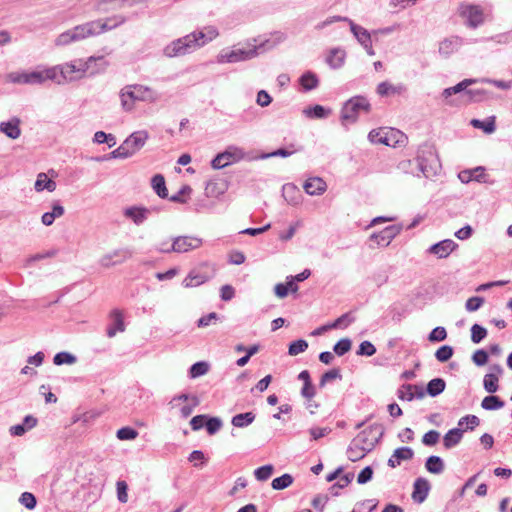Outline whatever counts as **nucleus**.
<instances>
[{"mask_svg":"<svg viewBox=\"0 0 512 512\" xmlns=\"http://www.w3.org/2000/svg\"><path fill=\"white\" fill-rule=\"evenodd\" d=\"M100 61L102 63L101 69H106L109 63L105 60L104 56L89 57L86 61L78 60L71 63H65L59 67L61 77L66 81H75L83 78L85 73L91 68L92 62Z\"/></svg>","mask_w":512,"mask_h":512,"instance_id":"1","label":"nucleus"},{"mask_svg":"<svg viewBox=\"0 0 512 512\" xmlns=\"http://www.w3.org/2000/svg\"><path fill=\"white\" fill-rule=\"evenodd\" d=\"M121 104L124 110L130 111L134 107L136 101H155L156 93L149 87L142 85H129L122 89Z\"/></svg>","mask_w":512,"mask_h":512,"instance_id":"2","label":"nucleus"},{"mask_svg":"<svg viewBox=\"0 0 512 512\" xmlns=\"http://www.w3.org/2000/svg\"><path fill=\"white\" fill-rule=\"evenodd\" d=\"M416 162L419 170L427 179L436 176L441 169L439 158L431 146H424L418 151Z\"/></svg>","mask_w":512,"mask_h":512,"instance_id":"3","label":"nucleus"},{"mask_svg":"<svg viewBox=\"0 0 512 512\" xmlns=\"http://www.w3.org/2000/svg\"><path fill=\"white\" fill-rule=\"evenodd\" d=\"M284 39V35L282 33H277V41H274L270 44V41L267 40L261 43L259 46L254 45L252 49H235L230 52L222 53L218 57V62L220 63H235L239 61H244L247 59H251L257 55V50L268 45L269 48L275 46L277 42H281Z\"/></svg>","mask_w":512,"mask_h":512,"instance_id":"4","label":"nucleus"},{"mask_svg":"<svg viewBox=\"0 0 512 512\" xmlns=\"http://www.w3.org/2000/svg\"><path fill=\"white\" fill-rule=\"evenodd\" d=\"M215 274V266L208 262H203L190 270L186 278L183 280L182 285L185 288L198 287L212 279Z\"/></svg>","mask_w":512,"mask_h":512,"instance_id":"5","label":"nucleus"},{"mask_svg":"<svg viewBox=\"0 0 512 512\" xmlns=\"http://www.w3.org/2000/svg\"><path fill=\"white\" fill-rule=\"evenodd\" d=\"M370 109L371 105L365 97H352L344 104L341 111V119L343 122L355 123L361 112L369 113Z\"/></svg>","mask_w":512,"mask_h":512,"instance_id":"6","label":"nucleus"},{"mask_svg":"<svg viewBox=\"0 0 512 512\" xmlns=\"http://www.w3.org/2000/svg\"><path fill=\"white\" fill-rule=\"evenodd\" d=\"M199 404L200 399L198 396L186 393L174 396L169 402L171 409H179L180 416L183 419L188 418Z\"/></svg>","mask_w":512,"mask_h":512,"instance_id":"7","label":"nucleus"},{"mask_svg":"<svg viewBox=\"0 0 512 512\" xmlns=\"http://www.w3.org/2000/svg\"><path fill=\"white\" fill-rule=\"evenodd\" d=\"M46 80H56L58 83H60V80L58 79V67L49 68L44 71L22 73L12 78L13 82L25 84H37Z\"/></svg>","mask_w":512,"mask_h":512,"instance_id":"8","label":"nucleus"},{"mask_svg":"<svg viewBox=\"0 0 512 512\" xmlns=\"http://www.w3.org/2000/svg\"><path fill=\"white\" fill-rule=\"evenodd\" d=\"M384 431L380 425L374 424L361 431L355 438L357 443L371 451L383 436Z\"/></svg>","mask_w":512,"mask_h":512,"instance_id":"9","label":"nucleus"},{"mask_svg":"<svg viewBox=\"0 0 512 512\" xmlns=\"http://www.w3.org/2000/svg\"><path fill=\"white\" fill-rule=\"evenodd\" d=\"M458 13L471 28L478 27L484 21L483 10L478 5L462 3L458 7Z\"/></svg>","mask_w":512,"mask_h":512,"instance_id":"10","label":"nucleus"},{"mask_svg":"<svg viewBox=\"0 0 512 512\" xmlns=\"http://www.w3.org/2000/svg\"><path fill=\"white\" fill-rule=\"evenodd\" d=\"M195 41L196 39L194 36L186 35L167 45L164 49V54L168 57L183 56L194 50L193 44L191 43H195Z\"/></svg>","mask_w":512,"mask_h":512,"instance_id":"11","label":"nucleus"},{"mask_svg":"<svg viewBox=\"0 0 512 512\" xmlns=\"http://www.w3.org/2000/svg\"><path fill=\"white\" fill-rule=\"evenodd\" d=\"M202 244V238L190 235H180L172 238L171 250H173L174 253H187L200 248Z\"/></svg>","mask_w":512,"mask_h":512,"instance_id":"12","label":"nucleus"},{"mask_svg":"<svg viewBox=\"0 0 512 512\" xmlns=\"http://www.w3.org/2000/svg\"><path fill=\"white\" fill-rule=\"evenodd\" d=\"M108 29L107 23L102 21H91L70 29L72 34L77 37V41L83 40L89 36L98 34Z\"/></svg>","mask_w":512,"mask_h":512,"instance_id":"13","label":"nucleus"},{"mask_svg":"<svg viewBox=\"0 0 512 512\" xmlns=\"http://www.w3.org/2000/svg\"><path fill=\"white\" fill-rule=\"evenodd\" d=\"M133 252L128 248H120L104 254L99 263L102 267L109 268L114 265L121 264L130 259Z\"/></svg>","mask_w":512,"mask_h":512,"instance_id":"14","label":"nucleus"},{"mask_svg":"<svg viewBox=\"0 0 512 512\" xmlns=\"http://www.w3.org/2000/svg\"><path fill=\"white\" fill-rule=\"evenodd\" d=\"M402 227L398 225H391L378 233H373L370 240L375 241L377 245L388 246L391 241L400 233Z\"/></svg>","mask_w":512,"mask_h":512,"instance_id":"15","label":"nucleus"},{"mask_svg":"<svg viewBox=\"0 0 512 512\" xmlns=\"http://www.w3.org/2000/svg\"><path fill=\"white\" fill-rule=\"evenodd\" d=\"M151 214V209L142 206H131L123 210V215L127 219H130L134 224L141 225Z\"/></svg>","mask_w":512,"mask_h":512,"instance_id":"16","label":"nucleus"},{"mask_svg":"<svg viewBox=\"0 0 512 512\" xmlns=\"http://www.w3.org/2000/svg\"><path fill=\"white\" fill-rule=\"evenodd\" d=\"M147 139L148 133L144 130H141L132 133L123 143L125 144L126 148L131 151V155H134L145 145Z\"/></svg>","mask_w":512,"mask_h":512,"instance_id":"17","label":"nucleus"},{"mask_svg":"<svg viewBox=\"0 0 512 512\" xmlns=\"http://www.w3.org/2000/svg\"><path fill=\"white\" fill-rule=\"evenodd\" d=\"M457 246L458 245L453 240L445 239L432 245L429 248V252L442 259L448 257L457 248Z\"/></svg>","mask_w":512,"mask_h":512,"instance_id":"18","label":"nucleus"},{"mask_svg":"<svg viewBox=\"0 0 512 512\" xmlns=\"http://www.w3.org/2000/svg\"><path fill=\"white\" fill-rule=\"evenodd\" d=\"M430 484L425 478H417L413 485L412 498L418 503H422L428 496Z\"/></svg>","mask_w":512,"mask_h":512,"instance_id":"19","label":"nucleus"},{"mask_svg":"<svg viewBox=\"0 0 512 512\" xmlns=\"http://www.w3.org/2000/svg\"><path fill=\"white\" fill-rule=\"evenodd\" d=\"M241 151L231 152L230 150H226L223 153H219L211 162V165L214 169H221L233 161L240 157Z\"/></svg>","mask_w":512,"mask_h":512,"instance_id":"20","label":"nucleus"},{"mask_svg":"<svg viewBox=\"0 0 512 512\" xmlns=\"http://www.w3.org/2000/svg\"><path fill=\"white\" fill-rule=\"evenodd\" d=\"M303 188L309 195H321L326 191L327 184L320 177H311L304 183Z\"/></svg>","mask_w":512,"mask_h":512,"instance_id":"21","label":"nucleus"},{"mask_svg":"<svg viewBox=\"0 0 512 512\" xmlns=\"http://www.w3.org/2000/svg\"><path fill=\"white\" fill-rule=\"evenodd\" d=\"M0 132L4 133L10 139H17L21 135L20 119L13 117L7 122L0 123Z\"/></svg>","mask_w":512,"mask_h":512,"instance_id":"22","label":"nucleus"},{"mask_svg":"<svg viewBox=\"0 0 512 512\" xmlns=\"http://www.w3.org/2000/svg\"><path fill=\"white\" fill-rule=\"evenodd\" d=\"M462 42V39L458 36L446 38L439 44V53L445 57H448L460 48Z\"/></svg>","mask_w":512,"mask_h":512,"instance_id":"23","label":"nucleus"},{"mask_svg":"<svg viewBox=\"0 0 512 512\" xmlns=\"http://www.w3.org/2000/svg\"><path fill=\"white\" fill-rule=\"evenodd\" d=\"M405 135L397 129L384 130L383 144L391 147L401 145L405 141Z\"/></svg>","mask_w":512,"mask_h":512,"instance_id":"24","label":"nucleus"},{"mask_svg":"<svg viewBox=\"0 0 512 512\" xmlns=\"http://www.w3.org/2000/svg\"><path fill=\"white\" fill-rule=\"evenodd\" d=\"M111 317L114 323L107 329V336L110 338L114 337L117 332H123L125 330V324L121 311L117 309L113 310L111 312Z\"/></svg>","mask_w":512,"mask_h":512,"instance_id":"25","label":"nucleus"},{"mask_svg":"<svg viewBox=\"0 0 512 512\" xmlns=\"http://www.w3.org/2000/svg\"><path fill=\"white\" fill-rule=\"evenodd\" d=\"M464 430L462 428L450 429L443 438V444L446 449H450L460 443Z\"/></svg>","mask_w":512,"mask_h":512,"instance_id":"26","label":"nucleus"},{"mask_svg":"<svg viewBox=\"0 0 512 512\" xmlns=\"http://www.w3.org/2000/svg\"><path fill=\"white\" fill-rule=\"evenodd\" d=\"M406 91V87L402 84L393 85L387 81L381 82L377 87V93L381 96H389L394 94H402Z\"/></svg>","mask_w":512,"mask_h":512,"instance_id":"27","label":"nucleus"},{"mask_svg":"<svg viewBox=\"0 0 512 512\" xmlns=\"http://www.w3.org/2000/svg\"><path fill=\"white\" fill-rule=\"evenodd\" d=\"M368 452L370 451L366 450L364 446L360 445L356 442V440L353 439L347 449V456L349 460L356 462L365 457Z\"/></svg>","mask_w":512,"mask_h":512,"instance_id":"28","label":"nucleus"},{"mask_svg":"<svg viewBox=\"0 0 512 512\" xmlns=\"http://www.w3.org/2000/svg\"><path fill=\"white\" fill-rule=\"evenodd\" d=\"M56 187V182L49 179L45 173L38 174L34 185V188L37 192H41L44 189L48 190L49 192H53L56 190Z\"/></svg>","mask_w":512,"mask_h":512,"instance_id":"29","label":"nucleus"},{"mask_svg":"<svg viewBox=\"0 0 512 512\" xmlns=\"http://www.w3.org/2000/svg\"><path fill=\"white\" fill-rule=\"evenodd\" d=\"M151 185L160 198L165 199L168 197V190L166 188L165 179L161 174H156L153 176Z\"/></svg>","mask_w":512,"mask_h":512,"instance_id":"30","label":"nucleus"},{"mask_svg":"<svg viewBox=\"0 0 512 512\" xmlns=\"http://www.w3.org/2000/svg\"><path fill=\"white\" fill-rule=\"evenodd\" d=\"M446 387V383L442 378H434L430 380L426 387V393L431 397L441 394Z\"/></svg>","mask_w":512,"mask_h":512,"instance_id":"31","label":"nucleus"},{"mask_svg":"<svg viewBox=\"0 0 512 512\" xmlns=\"http://www.w3.org/2000/svg\"><path fill=\"white\" fill-rule=\"evenodd\" d=\"M349 24L351 32L361 45L367 44V42L371 40V35L365 28L355 24L351 20H349Z\"/></svg>","mask_w":512,"mask_h":512,"instance_id":"32","label":"nucleus"},{"mask_svg":"<svg viewBox=\"0 0 512 512\" xmlns=\"http://www.w3.org/2000/svg\"><path fill=\"white\" fill-rule=\"evenodd\" d=\"M300 84L304 90L310 91L318 87L319 80L315 73L307 71L300 77Z\"/></svg>","mask_w":512,"mask_h":512,"instance_id":"33","label":"nucleus"},{"mask_svg":"<svg viewBox=\"0 0 512 512\" xmlns=\"http://www.w3.org/2000/svg\"><path fill=\"white\" fill-rule=\"evenodd\" d=\"M254 420L255 414L253 412H246L233 416L231 423L235 427L243 428L250 425Z\"/></svg>","mask_w":512,"mask_h":512,"instance_id":"34","label":"nucleus"},{"mask_svg":"<svg viewBox=\"0 0 512 512\" xmlns=\"http://www.w3.org/2000/svg\"><path fill=\"white\" fill-rule=\"evenodd\" d=\"M474 80H471V79H465L463 81H461L460 83H458L457 85L453 86V87H450V88H446L444 91H443V96L445 98H449L450 96H452L453 94H460V96L464 93V91H467V87L473 83Z\"/></svg>","mask_w":512,"mask_h":512,"instance_id":"35","label":"nucleus"},{"mask_svg":"<svg viewBox=\"0 0 512 512\" xmlns=\"http://www.w3.org/2000/svg\"><path fill=\"white\" fill-rule=\"evenodd\" d=\"M131 151H129L125 144L122 143L118 148H116L115 150H113L109 155H106V156H103V157H98L96 160L97 161H104V160H109V159H116V158H120V159H125V158H128V157H131Z\"/></svg>","mask_w":512,"mask_h":512,"instance_id":"36","label":"nucleus"},{"mask_svg":"<svg viewBox=\"0 0 512 512\" xmlns=\"http://www.w3.org/2000/svg\"><path fill=\"white\" fill-rule=\"evenodd\" d=\"M426 469L433 474H440L444 470V463L439 456H430L426 460Z\"/></svg>","mask_w":512,"mask_h":512,"instance_id":"37","label":"nucleus"},{"mask_svg":"<svg viewBox=\"0 0 512 512\" xmlns=\"http://www.w3.org/2000/svg\"><path fill=\"white\" fill-rule=\"evenodd\" d=\"M210 365L206 361L194 363L189 369V377L194 379L205 375L209 371Z\"/></svg>","mask_w":512,"mask_h":512,"instance_id":"38","label":"nucleus"},{"mask_svg":"<svg viewBox=\"0 0 512 512\" xmlns=\"http://www.w3.org/2000/svg\"><path fill=\"white\" fill-rule=\"evenodd\" d=\"M344 58L345 52L343 50L333 49L327 57V63L334 69L339 68L342 66Z\"/></svg>","mask_w":512,"mask_h":512,"instance_id":"39","label":"nucleus"},{"mask_svg":"<svg viewBox=\"0 0 512 512\" xmlns=\"http://www.w3.org/2000/svg\"><path fill=\"white\" fill-rule=\"evenodd\" d=\"M481 406L485 410H497L504 406V402L498 396H486L482 402Z\"/></svg>","mask_w":512,"mask_h":512,"instance_id":"40","label":"nucleus"},{"mask_svg":"<svg viewBox=\"0 0 512 512\" xmlns=\"http://www.w3.org/2000/svg\"><path fill=\"white\" fill-rule=\"evenodd\" d=\"M498 381L499 377L497 376V374H486L483 379V385L485 390L489 393H495L499 388Z\"/></svg>","mask_w":512,"mask_h":512,"instance_id":"41","label":"nucleus"},{"mask_svg":"<svg viewBox=\"0 0 512 512\" xmlns=\"http://www.w3.org/2000/svg\"><path fill=\"white\" fill-rule=\"evenodd\" d=\"M293 483V477L285 473L280 477H277L272 480L271 486L274 490H283L289 487Z\"/></svg>","mask_w":512,"mask_h":512,"instance_id":"42","label":"nucleus"},{"mask_svg":"<svg viewBox=\"0 0 512 512\" xmlns=\"http://www.w3.org/2000/svg\"><path fill=\"white\" fill-rule=\"evenodd\" d=\"M76 361L77 358L69 352H59L53 358L54 364L58 366L63 364L71 365L76 363Z\"/></svg>","mask_w":512,"mask_h":512,"instance_id":"43","label":"nucleus"},{"mask_svg":"<svg viewBox=\"0 0 512 512\" xmlns=\"http://www.w3.org/2000/svg\"><path fill=\"white\" fill-rule=\"evenodd\" d=\"M485 91L481 89H467L461 95V99L464 101H482L484 99Z\"/></svg>","mask_w":512,"mask_h":512,"instance_id":"44","label":"nucleus"},{"mask_svg":"<svg viewBox=\"0 0 512 512\" xmlns=\"http://www.w3.org/2000/svg\"><path fill=\"white\" fill-rule=\"evenodd\" d=\"M273 471H274L273 465L267 464V465L257 468L254 471V476L258 481H266L272 476Z\"/></svg>","mask_w":512,"mask_h":512,"instance_id":"45","label":"nucleus"},{"mask_svg":"<svg viewBox=\"0 0 512 512\" xmlns=\"http://www.w3.org/2000/svg\"><path fill=\"white\" fill-rule=\"evenodd\" d=\"M487 336V330L479 324H474L471 327V340L473 343H480Z\"/></svg>","mask_w":512,"mask_h":512,"instance_id":"46","label":"nucleus"},{"mask_svg":"<svg viewBox=\"0 0 512 512\" xmlns=\"http://www.w3.org/2000/svg\"><path fill=\"white\" fill-rule=\"evenodd\" d=\"M413 456L414 451L410 447H400L393 452V457H395L397 461H399V464L401 463V461L412 459Z\"/></svg>","mask_w":512,"mask_h":512,"instance_id":"47","label":"nucleus"},{"mask_svg":"<svg viewBox=\"0 0 512 512\" xmlns=\"http://www.w3.org/2000/svg\"><path fill=\"white\" fill-rule=\"evenodd\" d=\"M342 375L340 373L339 368H333L327 372H325L320 379L319 386L324 387L328 382H331L335 379H341Z\"/></svg>","mask_w":512,"mask_h":512,"instance_id":"48","label":"nucleus"},{"mask_svg":"<svg viewBox=\"0 0 512 512\" xmlns=\"http://www.w3.org/2000/svg\"><path fill=\"white\" fill-rule=\"evenodd\" d=\"M351 345L352 343L350 339L343 338L334 345L333 351L338 356H343L344 354L350 351Z\"/></svg>","mask_w":512,"mask_h":512,"instance_id":"49","label":"nucleus"},{"mask_svg":"<svg viewBox=\"0 0 512 512\" xmlns=\"http://www.w3.org/2000/svg\"><path fill=\"white\" fill-rule=\"evenodd\" d=\"M453 348L449 345L441 346L436 352L435 357L439 362H446L453 356Z\"/></svg>","mask_w":512,"mask_h":512,"instance_id":"50","label":"nucleus"},{"mask_svg":"<svg viewBox=\"0 0 512 512\" xmlns=\"http://www.w3.org/2000/svg\"><path fill=\"white\" fill-rule=\"evenodd\" d=\"M308 348V343L304 339H299L296 341H293L289 345V354L292 356L298 355L299 353L304 352Z\"/></svg>","mask_w":512,"mask_h":512,"instance_id":"51","label":"nucleus"},{"mask_svg":"<svg viewBox=\"0 0 512 512\" xmlns=\"http://www.w3.org/2000/svg\"><path fill=\"white\" fill-rule=\"evenodd\" d=\"M471 125L475 128L482 129L486 133H492L495 131V122L493 118L486 122H483L478 119H473L471 121Z\"/></svg>","mask_w":512,"mask_h":512,"instance_id":"52","label":"nucleus"},{"mask_svg":"<svg viewBox=\"0 0 512 512\" xmlns=\"http://www.w3.org/2000/svg\"><path fill=\"white\" fill-rule=\"evenodd\" d=\"M117 499L120 503H127L128 501V485L125 481L119 480L116 483Z\"/></svg>","mask_w":512,"mask_h":512,"instance_id":"53","label":"nucleus"},{"mask_svg":"<svg viewBox=\"0 0 512 512\" xmlns=\"http://www.w3.org/2000/svg\"><path fill=\"white\" fill-rule=\"evenodd\" d=\"M389 280V274L386 270H379L373 273L372 281L376 287L380 288L385 285Z\"/></svg>","mask_w":512,"mask_h":512,"instance_id":"54","label":"nucleus"},{"mask_svg":"<svg viewBox=\"0 0 512 512\" xmlns=\"http://www.w3.org/2000/svg\"><path fill=\"white\" fill-rule=\"evenodd\" d=\"M77 41V37H75L71 30L65 31L61 33L55 40V45L57 46H64L68 45L72 42Z\"/></svg>","mask_w":512,"mask_h":512,"instance_id":"55","label":"nucleus"},{"mask_svg":"<svg viewBox=\"0 0 512 512\" xmlns=\"http://www.w3.org/2000/svg\"><path fill=\"white\" fill-rule=\"evenodd\" d=\"M479 423H480V420L477 416L466 415L458 421V426H459L458 428H461L464 424H466L467 429L473 430L476 426L479 425Z\"/></svg>","mask_w":512,"mask_h":512,"instance_id":"56","label":"nucleus"},{"mask_svg":"<svg viewBox=\"0 0 512 512\" xmlns=\"http://www.w3.org/2000/svg\"><path fill=\"white\" fill-rule=\"evenodd\" d=\"M117 438L120 440H133L138 436V432L130 427H123L116 433Z\"/></svg>","mask_w":512,"mask_h":512,"instance_id":"57","label":"nucleus"},{"mask_svg":"<svg viewBox=\"0 0 512 512\" xmlns=\"http://www.w3.org/2000/svg\"><path fill=\"white\" fill-rule=\"evenodd\" d=\"M446 337H447L446 329L444 327L439 326V327L434 328L430 332L428 339L431 342H440V341L445 340Z\"/></svg>","mask_w":512,"mask_h":512,"instance_id":"58","label":"nucleus"},{"mask_svg":"<svg viewBox=\"0 0 512 512\" xmlns=\"http://www.w3.org/2000/svg\"><path fill=\"white\" fill-rule=\"evenodd\" d=\"M440 433L436 430H430L422 437V443L426 446H434L439 441Z\"/></svg>","mask_w":512,"mask_h":512,"instance_id":"59","label":"nucleus"},{"mask_svg":"<svg viewBox=\"0 0 512 512\" xmlns=\"http://www.w3.org/2000/svg\"><path fill=\"white\" fill-rule=\"evenodd\" d=\"M19 501L23 506H25L29 510L35 508L37 503L35 496L29 492L22 493Z\"/></svg>","mask_w":512,"mask_h":512,"instance_id":"60","label":"nucleus"},{"mask_svg":"<svg viewBox=\"0 0 512 512\" xmlns=\"http://www.w3.org/2000/svg\"><path fill=\"white\" fill-rule=\"evenodd\" d=\"M206 195L209 197H216L224 192V187H218L215 181H209L205 187Z\"/></svg>","mask_w":512,"mask_h":512,"instance_id":"61","label":"nucleus"},{"mask_svg":"<svg viewBox=\"0 0 512 512\" xmlns=\"http://www.w3.org/2000/svg\"><path fill=\"white\" fill-rule=\"evenodd\" d=\"M488 353L483 349H478L472 355V361L477 366H483L488 362Z\"/></svg>","mask_w":512,"mask_h":512,"instance_id":"62","label":"nucleus"},{"mask_svg":"<svg viewBox=\"0 0 512 512\" xmlns=\"http://www.w3.org/2000/svg\"><path fill=\"white\" fill-rule=\"evenodd\" d=\"M376 353L375 346L370 341H363L358 348V355L372 356Z\"/></svg>","mask_w":512,"mask_h":512,"instance_id":"63","label":"nucleus"},{"mask_svg":"<svg viewBox=\"0 0 512 512\" xmlns=\"http://www.w3.org/2000/svg\"><path fill=\"white\" fill-rule=\"evenodd\" d=\"M222 426V421L217 417L209 418L206 421V430L208 434H215Z\"/></svg>","mask_w":512,"mask_h":512,"instance_id":"64","label":"nucleus"}]
</instances>
